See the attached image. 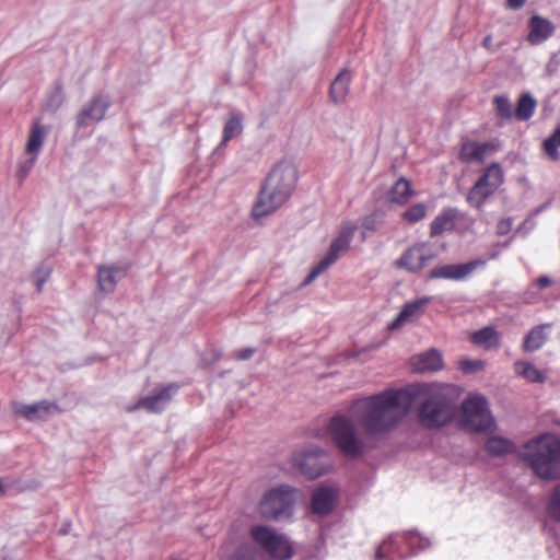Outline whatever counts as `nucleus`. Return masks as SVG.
Here are the masks:
<instances>
[{"label": "nucleus", "mask_w": 560, "mask_h": 560, "mask_svg": "<svg viewBox=\"0 0 560 560\" xmlns=\"http://www.w3.org/2000/svg\"><path fill=\"white\" fill-rule=\"evenodd\" d=\"M430 302V298H421L410 302H407L397 317L390 322L387 326L388 330H397L406 323L411 322L415 318L421 316L424 312L425 305Z\"/></svg>", "instance_id": "a211bd4d"}, {"label": "nucleus", "mask_w": 560, "mask_h": 560, "mask_svg": "<svg viewBox=\"0 0 560 560\" xmlns=\"http://www.w3.org/2000/svg\"><path fill=\"white\" fill-rule=\"evenodd\" d=\"M529 33L527 40L532 45H540L551 37L555 33V25L548 20L539 15H533L528 22Z\"/></svg>", "instance_id": "6ab92c4d"}, {"label": "nucleus", "mask_w": 560, "mask_h": 560, "mask_svg": "<svg viewBox=\"0 0 560 560\" xmlns=\"http://www.w3.org/2000/svg\"><path fill=\"white\" fill-rule=\"evenodd\" d=\"M127 267L101 265L97 268V283L101 291L112 293L117 283L127 275Z\"/></svg>", "instance_id": "f3484780"}, {"label": "nucleus", "mask_w": 560, "mask_h": 560, "mask_svg": "<svg viewBox=\"0 0 560 560\" xmlns=\"http://www.w3.org/2000/svg\"><path fill=\"white\" fill-rule=\"evenodd\" d=\"M523 460L544 480L560 478V439L545 434L524 445Z\"/></svg>", "instance_id": "20e7f679"}, {"label": "nucleus", "mask_w": 560, "mask_h": 560, "mask_svg": "<svg viewBox=\"0 0 560 560\" xmlns=\"http://www.w3.org/2000/svg\"><path fill=\"white\" fill-rule=\"evenodd\" d=\"M61 532H62V534H67L68 533L67 527H63V529Z\"/></svg>", "instance_id": "09e8293b"}, {"label": "nucleus", "mask_w": 560, "mask_h": 560, "mask_svg": "<svg viewBox=\"0 0 560 560\" xmlns=\"http://www.w3.org/2000/svg\"><path fill=\"white\" fill-rule=\"evenodd\" d=\"M298 182V171L289 162H280L267 175L256 203L253 217L261 219L282 207L291 197Z\"/></svg>", "instance_id": "f03ea898"}, {"label": "nucleus", "mask_w": 560, "mask_h": 560, "mask_svg": "<svg viewBox=\"0 0 560 560\" xmlns=\"http://www.w3.org/2000/svg\"><path fill=\"white\" fill-rule=\"evenodd\" d=\"M512 229V219H502L497 224V234L500 236L506 235Z\"/></svg>", "instance_id": "37998d69"}, {"label": "nucleus", "mask_w": 560, "mask_h": 560, "mask_svg": "<svg viewBox=\"0 0 560 560\" xmlns=\"http://www.w3.org/2000/svg\"><path fill=\"white\" fill-rule=\"evenodd\" d=\"M427 215V206L422 202H418L408 208L401 218L409 223H417Z\"/></svg>", "instance_id": "f704fd0d"}, {"label": "nucleus", "mask_w": 560, "mask_h": 560, "mask_svg": "<svg viewBox=\"0 0 560 560\" xmlns=\"http://www.w3.org/2000/svg\"><path fill=\"white\" fill-rule=\"evenodd\" d=\"M177 390L178 385L175 383L158 386L151 395L141 397L135 406L129 407L128 411L142 408L149 412L159 413L166 408Z\"/></svg>", "instance_id": "2eb2a0df"}, {"label": "nucleus", "mask_w": 560, "mask_h": 560, "mask_svg": "<svg viewBox=\"0 0 560 560\" xmlns=\"http://www.w3.org/2000/svg\"><path fill=\"white\" fill-rule=\"evenodd\" d=\"M12 410L15 416L22 417L27 421H46L50 416L59 411L57 404L40 400L34 404L13 402Z\"/></svg>", "instance_id": "dca6fc26"}, {"label": "nucleus", "mask_w": 560, "mask_h": 560, "mask_svg": "<svg viewBox=\"0 0 560 560\" xmlns=\"http://www.w3.org/2000/svg\"><path fill=\"white\" fill-rule=\"evenodd\" d=\"M351 80V72L348 69H343L330 83L329 95L335 104H341L346 101Z\"/></svg>", "instance_id": "4be33fe9"}, {"label": "nucleus", "mask_w": 560, "mask_h": 560, "mask_svg": "<svg viewBox=\"0 0 560 560\" xmlns=\"http://www.w3.org/2000/svg\"><path fill=\"white\" fill-rule=\"evenodd\" d=\"M412 194L413 191L410 182L405 177H400L389 190L388 199L394 203L405 205Z\"/></svg>", "instance_id": "cd10ccee"}, {"label": "nucleus", "mask_w": 560, "mask_h": 560, "mask_svg": "<svg viewBox=\"0 0 560 560\" xmlns=\"http://www.w3.org/2000/svg\"><path fill=\"white\" fill-rule=\"evenodd\" d=\"M413 395L407 389H388L355 400L350 417L334 416L328 424L330 438L339 452L349 459L362 457L374 445L370 440L394 430L408 413Z\"/></svg>", "instance_id": "f257e3e1"}, {"label": "nucleus", "mask_w": 560, "mask_h": 560, "mask_svg": "<svg viewBox=\"0 0 560 560\" xmlns=\"http://www.w3.org/2000/svg\"><path fill=\"white\" fill-rule=\"evenodd\" d=\"M442 355L438 350H430L412 358L413 369L418 372H432L442 369Z\"/></svg>", "instance_id": "5701e85b"}, {"label": "nucleus", "mask_w": 560, "mask_h": 560, "mask_svg": "<svg viewBox=\"0 0 560 560\" xmlns=\"http://www.w3.org/2000/svg\"><path fill=\"white\" fill-rule=\"evenodd\" d=\"M438 256L433 245L421 242L408 247L396 260V267L417 273L428 266Z\"/></svg>", "instance_id": "f8f14e48"}, {"label": "nucleus", "mask_w": 560, "mask_h": 560, "mask_svg": "<svg viewBox=\"0 0 560 560\" xmlns=\"http://www.w3.org/2000/svg\"><path fill=\"white\" fill-rule=\"evenodd\" d=\"M228 560H262V558L254 547L243 544Z\"/></svg>", "instance_id": "c9c22d12"}, {"label": "nucleus", "mask_w": 560, "mask_h": 560, "mask_svg": "<svg viewBox=\"0 0 560 560\" xmlns=\"http://www.w3.org/2000/svg\"><path fill=\"white\" fill-rule=\"evenodd\" d=\"M243 132V116L231 114L223 127V138L219 147L225 145L232 138Z\"/></svg>", "instance_id": "7c9ffc66"}, {"label": "nucleus", "mask_w": 560, "mask_h": 560, "mask_svg": "<svg viewBox=\"0 0 560 560\" xmlns=\"http://www.w3.org/2000/svg\"><path fill=\"white\" fill-rule=\"evenodd\" d=\"M502 182L503 172L501 166L498 163H492L470 188L467 195V201L476 208H480L485 200L497 190Z\"/></svg>", "instance_id": "9b49d317"}, {"label": "nucleus", "mask_w": 560, "mask_h": 560, "mask_svg": "<svg viewBox=\"0 0 560 560\" xmlns=\"http://www.w3.org/2000/svg\"><path fill=\"white\" fill-rule=\"evenodd\" d=\"M462 416L464 427L476 432L488 431L494 424L488 402L480 395L470 396L463 401Z\"/></svg>", "instance_id": "6e6552de"}, {"label": "nucleus", "mask_w": 560, "mask_h": 560, "mask_svg": "<svg viewBox=\"0 0 560 560\" xmlns=\"http://www.w3.org/2000/svg\"><path fill=\"white\" fill-rule=\"evenodd\" d=\"M294 504L293 489L281 485L270 489L261 499L259 513L265 520H279L291 515Z\"/></svg>", "instance_id": "423d86ee"}, {"label": "nucleus", "mask_w": 560, "mask_h": 560, "mask_svg": "<svg viewBox=\"0 0 560 560\" xmlns=\"http://www.w3.org/2000/svg\"><path fill=\"white\" fill-rule=\"evenodd\" d=\"M486 264V259L479 258L464 264H446L438 266L429 271L428 279L462 281L468 278L476 269L485 267Z\"/></svg>", "instance_id": "4468645a"}, {"label": "nucleus", "mask_w": 560, "mask_h": 560, "mask_svg": "<svg viewBox=\"0 0 560 560\" xmlns=\"http://www.w3.org/2000/svg\"><path fill=\"white\" fill-rule=\"evenodd\" d=\"M544 150L549 159L557 161L560 158L558 147H560V127H558L551 135L544 141Z\"/></svg>", "instance_id": "72a5a7b5"}, {"label": "nucleus", "mask_w": 560, "mask_h": 560, "mask_svg": "<svg viewBox=\"0 0 560 560\" xmlns=\"http://www.w3.org/2000/svg\"><path fill=\"white\" fill-rule=\"evenodd\" d=\"M490 144L487 142L466 141L463 143L459 159L466 163L483 162Z\"/></svg>", "instance_id": "b1692460"}, {"label": "nucleus", "mask_w": 560, "mask_h": 560, "mask_svg": "<svg viewBox=\"0 0 560 560\" xmlns=\"http://www.w3.org/2000/svg\"><path fill=\"white\" fill-rule=\"evenodd\" d=\"M493 106L501 125L513 117L512 105L508 96L497 95L493 98Z\"/></svg>", "instance_id": "2f4dec72"}, {"label": "nucleus", "mask_w": 560, "mask_h": 560, "mask_svg": "<svg viewBox=\"0 0 560 560\" xmlns=\"http://www.w3.org/2000/svg\"><path fill=\"white\" fill-rule=\"evenodd\" d=\"M50 276V269L46 267L38 268L34 273V281L37 289V292H42L45 282L48 280Z\"/></svg>", "instance_id": "ea45409f"}, {"label": "nucleus", "mask_w": 560, "mask_h": 560, "mask_svg": "<svg viewBox=\"0 0 560 560\" xmlns=\"http://www.w3.org/2000/svg\"><path fill=\"white\" fill-rule=\"evenodd\" d=\"M537 101L530 93H523L518 101L514 112V116L520 121H526L530 119L536 110Z\"/></svg>", "instance_id": "bb28decb"}, {"label": "nucleus", "mask_w": 560, "mask_h": 560, "mask_svg": "<svg viewBox=\"0 0 560 560\" xmlns=\"http://www.w3.org/2000/svg\"><path fill=\"white\" fill-rule=\"evenodd\" d=\"M475 345L483 346L487 349L497 347L499 345V334L493 327H483L475 332L470 337Z\"/></svg>", "instance_id": "c756f323"}, {"label": "nucleus", "mask_w": 560, "mask_h": 560, "mask_svg": "<svg viewBox=\"0 0 560 560\" xmlns=\"http://www.w3.org/2000/svg\"><path fill=\"white\" fill-rule=\"evenodd\" d=\"M337 492L329 487H323L316 490L312 497V511L314 514L325 516L335 508Z\"/></svg>", "instance_id": "aec40b11"}, {"label": "nucleus", "mask_w": 560, "mask_h": 560, "mask_svg": "<svg viewBox=\"0 0 560 560\" xmlns=\"http://www.w3.org/2000/svg\"><path fill=\"white\" fill-rule=\"evenodd\" d=\"M516 371L523 377L533 383H544L545 376L544 374L533 364L528 362H516L515 363Z\"/></svg>", "instance_id": "473e14b6"}, {"label": "nucleus", "mask_w": 560, "mask_h": 560, "mask_svg": "<svg viewBox=\"0 0 560 560\" xmlns=\"http://www.w3.org/2000/svg\"><path fill=\"white\" fill-rule=\"evenodd\" d=\"M549 327L551 324H541L532 328L524 339L523 348L530 352L539 350L547 341L545 330Z\"/></svg>", "instance_id": "a878e982"}, {"label": "nucleus", "mask_w": 560, "mask_h": 560, "mask_svg": "<svg viewBox=\"0 0 560 560\" xmlns=\"http://www.w3.org/2000/svg\"><path fill=\"white\" fill-rule=\"evenodd\" d=\"M28 156L25 158L24 160H22L20 163H19V168H18V177L20 178V180H24L27 175L30 174V172L32 171L33 166L35 165L36 161H37V156L36 154H27Z\"/></svg>", "instance_id": "4c0bfd02"}, {"label": "nucleus", "mask_w": 560, "mask_h": 560, "mask_svg": "<svg viewBox=\"0 0 560 560\" xmlns=\"http://www.w3.org/2000/svg\"><path fill=\"white\" fill-rule=\"evenodd\" d=\"M256 352L255 348H244L232 353V358L238 361L249 360Z\"/></svg>", "instance_id": "79ce46f5"}, {"label": "nucleus", "mask_w": 560, "mask_h": 560, "mask_svg": "<svg viewBox=\"0 0 560 560\" xmlns=\"http://www.w3.org/2000/svg\"><path fill=\"white\" fill-rule=\"evenodd\" d=\"M398 538H400L411 549L410 555H413L417 550H422L430 545L425 538H422L413 530L404 532L402 534H392L376 549L375 560H382L389 555H397L399 558L406 559L407 555L401 550Z\"/></svg>", "instance_id": "9d476101"}, {"label": "nucleus", "mask_w": 560, "mask_h": 560, "mask_svg": "<svg viewBox=\"0 0 560 560\" xmlns=\"http://www.w3.org/2000/svg\"><path fill=\"white\" fill-rule=\"evenodd\" d=\"M526 0H506V7L511 10H518L525 4Z\"/></svg>", "instance_id": "c03bdc74"}, {"label": "nucleus", "mask_w": 560, "mask_h": 560, "mask_svg": "<svg viewBox=\"0 0 560 560\" xmlns=\"http://www.w3.org/2000/svg\"><path fill=\"white\" fill-rule=\"evenodd\" d=\"M460 369L464 373H474L482 369L481 361L463 360L460 361Z\"/></svg>", "instance_id": "a19ab883"}, {"label": "nucleus", "mask_w": 560, "mask_h": 560, "mask_svg": "<svg viewBox=\"0 0 560 560\" xmlns=\"http://www.w3.org/2000/svg\"><path fill=\"white\" fill-rule=\"evenodd\" d=\"M551 284V279L547 276H541L537 279V285L540 289L547 288Z\"/></svg>", "instance_id": "a18cd8bd"}, {"label": "nucleus", "mask_w": 560, "mask_h": 560, "mask_svg": "<svg viewBox=\"0 0 560 560\" xmlns=\"http://www.w3.org/2000/svg\"><path fill=\"white\" fill-rule=\"evenodd\" d=\"M421 400L418 419L425 429H439L448 424L457 412L448 388L439 384H423L418 392Z\"/></svg>", "instance_id": "7ed1b4c3"}, {"label": "nucleus", "mask_w": 560, "mask_h": 560, "mask_svg": "<svg viewBox=\"0 0 560 560\" xmlns=\"http://www.w3.org/2000/svg\"><path fill=\"white\" fill-rule=\"evenodd\" d=\"M250 537L275 560H289L293 556V548L288 537L277 533L271 527L265 525L252 526Z\"/></svg>", "instance_id": "39448f33"}, {"label": "nucleus", "mask_w": 560, "mask_h": 560, "mask_svg": "<svg viewBox=\"0 0 560 560\" xmlns=\"http://www.w3.org/2000/svg\"><path fill=\"white\" fill-rule=\"evenodd\" d=\"M482 46L488 49V50H491L492 49V36L491 35H487L483 40H482Z\"/></svg>", "instance_id": "de8ad7c7"}, {"label": "nucleus", "mask_w": 560, "mask_h": 560, "mask_svg": "<svg viewBox=\"0 0 560 560\" xmlns=\"http://www.w3.org/2000/svg\"><path fill=\"white\" fill-rule=\"evenodd\" d=\"M383 223L382 215L378 212H373L366 215L362 221V228L370 232H375Z\"/></svg>", "instance_id": "58836bf2"}, {"label": "nucleus", "mask_w": 560, "mask_h": 560, "mask_svg": "<svg viewBox=\"0 0 560 560\" xmlns=\"http://www.w3.org/2000/svg\"><path fill=\"white\" fill-rule=\"evenodd\" d=\"M110 106L112 102L108 95H93L75 116L77 130L88 128L102 121Z\"/></svg>", "instance_id": "ddd939ff"}, {"label": "nucleus", "mask_w": 560, "mask_h": 560, "mask_svg": "<svg viewBox=\"0 0 560 560\" xmlns=\"http://www.w3.org/2000/svg\"><path fill=\"white\" fill-rule=\"evenodd\" d=\"M292 463L308 479H316L325 475L330 467L328 453L323 447L315 445L294 453Z\"/></svg>", "instance_id": "1a4fd4ad"}, {"label": "nucleus", "mask_w": 560, "mask_h": 560, "mask_svg": "<svg viewBox=\"0 0 560 560\" xmlns=\"http://www.w3.org/2000/svg\"><path fill=\"white\" fill-rule=\"evenodd\" d=\"M52 101H56V105L59 106L62 102V91L61 88L58 86L56 94L52 96Z\"/></svg>", "instance_id": "49530a36"}, {"label": "nucleus", "mask_w": 560, "mask_h": 560, "mask_svg": "<svg viewBox=\"0 0 560 560\" xmlns=\"http://www.w3.org/2000/svg\"><path fill=\"white\" fill-rule=\"evenodd\" d=\"M355 230L357 225L353 222H345L341 225L337 237L331 242L325 257L319 260V262L313 268V270L306 277L305 284L311 283L329 266L335 264L342 253L349 249Z\"/></svg>", "instance_id": "0eeeda50"}, {"label": "nucleus", "mask_w": 560, "mask_h": 560, "mask_svg": "<svg viewBox=\"0 0 560 560\" xmlns=\"http://www.w3.org/2000/svg\"><path fill=\"white\" fill-rule=\"evenodd\" d=\"M46 136V128L40 125L39 121H34L25 147V154L38 155L45 142Z\"/></svg>", "instance_id": "393cba45"}, {"label": "nucleus", "mask_w": 560, "mask_h": 560, "mask_svg": "<svg viewBox=\"0 0 560 560\" xmlns=\"http://www.w3.org/2000/svg\"><path fill=\"white\" fill-rule=\"evenodd\" d=\"M485 448L491 456L499 457L511 454L514 451V444L502 436H490L486 441Z\"/></svg>", "instance_id": "c85d7f7f"}, {"label": "nucleus", "mask_w": 560, "mask_h": 560, "mask_svg": "<svg viewBox=\"0 0 560 560\" xmlns=\"http://www.w3.org/2000/svg\"><path fill=\"white\" fill-rule=\"evenodd\" d=\"M548 510L555 520L560 521V482L555 487L551 493Z\"/></svg>", "instance_id": "e433bc0d"}, {"label": "nucleus", "mask_w": 560, "mask_h": 560, "mask_svg": "<svg viewBox=\"0 0 560 560\" xmlns=\"http://www.w3.org/2000/svg\"><path fill=\"white\" fill-rule=\"evenodd\" d=\"M459 217L456 208H445L438 214L430 224V236L435 237L445 231H452L455 228V221Z\"/></svg>", "instance_id": "412c9836"}]
</instances>
